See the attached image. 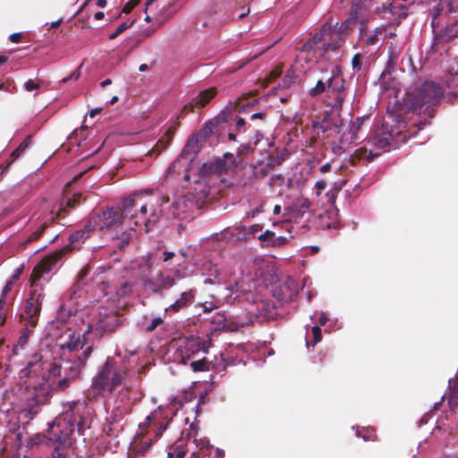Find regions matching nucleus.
Instances as JSON below:
<instances>
[{"mask_svg": "<svg viewBox=\"0 0 458 458\" xmlns=\"http://www.w3.org/2000/svg\"><path fill=\"white\" fill-rule=\"evenodd\" d=\"M444 89L434 81H424L420 86L409 91L403 102L396 101L387 106L389 112L387 121H385L374 135L368 140L366 146L356 149L352 156L353 163L360 160L372 161L389 149L394 134L406 127L404 114L407 112L424 113L429 118L435 115L434 106H437L443 97Z\"/></svg>", "mask_w": 458, "mask_h": 458, "instance_id": "nucleus-1", "label": "nucleus"}, {"mask_svg": "<svg viewBox=\"0 0 458 458\" xmlns=\"http://www.w3.org/2000/svg\"><path fill=\"white\" fill-rule=\"evenodd\" d=\"M140 372L123 359L107 357L92 377L90 390L95 396H110L118 387L127 393L140 384Z\"/></svg>", "mask_w": 458, "mask_h": 458, "instance_id": "nucleus-2", "label": "nucleus"}, {"mask_svg": "<svg viewBox=\"0 0 458 458\" xmlns=\"http://www.w3.org/2000/svg\"><path fill=\"white\" fill-rule=\"evenodd\" d=\"M85 402H76L70 405L69 410L56 417L49 426L48 438L59 445L71 444L70 437L75 430L81 435L87 424Z\"/></svg>", "mask_w": 458, "mask_h": 458, "instance_id": "nucleus-3", "label": "nucleus"}, {"mask_svg": "<svg viewBox=\"0 0 458 458\" xmlns=\"http://www.w3.org/2000/svg\"><path fill=\"white\" fill-rule=\"evenodd\" d=\"M150 202L151 196L142 192H135L124 198L121 209L126 222L133 224L135 227L144 225L145 232H148L149 224L156 222V218L148 216Z\"/></svg>", "mask_w": 458, "mask_h": 458, "instance_id": "nucleus-4", "label": "nucleus"}, {"mask_svg": "<svg viewBox=\"0 0 458 458\" xmlns=\"http://www.w3.org/2000/svg\"><path fill=\"white\" fill-rule=\"evenodd\" d=\"M344 82L342 76L332 71L328 78L318 80L316 85L310 89L309 95L312 98H316L325 92L334 95L335 99L330 105L333 110L339 114L345 98Z\"/></svg>", "mask_w": 458, "mask_h": 458, "instance_id": "nucleus-5", "label": "nucleus"}, {"mask_svg": "<svg viewBox=\"0 0 458 458\" xmlns=\"http://www.w3.org/2000/svg\"><path fill=\"white\" fill-rule=\"evenodd\" d=\"M164 420L165 418L163 417L162 412L159 411H155L146 418L144 422L139 425L140 432L137 434L136 439L134 441L135 449H137L138 452H146L151 445V438L143 442L144 436L150 428L154 430L156 438H158L163 434V432L166 429L171 419L168 420L165 423L164 422Z\"/></svg>", "mask_w": 458, "mask_h": 458, "instance_id": "nucleus-6", "label": "nucleus"}, {"mask_svg": "<svg viewBox=\"0 0 458 458\" xmlns=\"http://www.w3.org/2000/svg\"><path fill=\"white\" fill-rule=\"evenodd\" d=\"M209 448V442L206 439H191V433L184 435L182 432V439L178 440L174 452L168 453L169 456L174 455L176 458H185L190 454V458H206V451Z\"/></svg>", "mask_w": 458, "mask_h": 458, "instance_id": "nucleus-7", "label": "nucleus"}, {"mask_svg": "<svg viewBox=\"0 0 458 458\" xmlns=\"http://www.w3.org/2000/svg\"><path fill=\"white\" fill-rule=\"evenodd\" d=\"M357 21H360V19H355L352 22L347 23L346 19L341 24L335 22L334 26L330 22H326L318 33L323 36L327 50L335 51L339 49L345 41V31L356 25Z\"/></svg>", "mask_w": 458, "mask_h": 458, "instance_id": "nucleus-8", "label": "nucleus"}, {"mask_svg": "<svg viewBox=\"0 0 458 458\" xmlns=\"http://www.w3.org/2000/svg\"><path fill=\"white\" fill-rule=\"evenodd\" d=\"M93 228L109 233L117 232L126 223L122 209L107 208L95 214L89 218Z\"/></svg>", "mask_w": 458, "mask_h": 458, "instance_id": "nucleus-9", "label": "nucleus"}, {"mask_svg": "<svg viewBox=\"0 0 458 458\" xmlns=\"http://www.w3.org/2000/svg\"><path fill=\"white\" fill-rule=\"evenodd\" d=\"M45 299V293L43 292V288H35L32 287L30 297L27 299L24 309L22 312L20 314V323L21 325L29 326L32 327H36L40 312L42 310V303Z\"/></svg>", "mask_w": 458, "mask_h": 458, "instance_id": "nucleus-10", "label": "nucleus"}, {"mask_svg": "<svg viewBox=\"0 0 458 458\" xmlns=\"http://www.w3.org/2000/svg\"><path fill=\"white\" fill-rule=\"evenodd\" d=\"M50 379L52 377H58L59 379L54 382L53 389L59 392H64L70 385L76 380L81 373L79 367L71 364V360H63L49 369Z\"/></svg>", "mask_w": 458, "mask_h": 458, "instance_id": "nucleus-11", "label": "nucleus"}, {"mask_svg": "<svg viewBox=\"0 0 458 458\" xmlns=\"http://www.w3.org/2000/svg\"><path fill=\"white\" fill-rule=\"evenodd\" d=\"M211 338L190 335L181 341L177 347L176 355L179 358H188L191 354H208L211 347Z\"/></svg>", "mask_w": 458, "mask_h": 458, "instance_id": "nucleus-12", "label": "nucleus"}, {"mask_svg": "<svg viewBox=\"0 0 458 458\" xmlns=\"http://www.w3.org/2000/svg\"><path fill=\"white\" fill-rule=\"evenodd\" d=\"M56 364V362L44 360L43 355L36 352L30 357L22 372L28 377H38L48 381L50 380L49 369Z\"/></svg>", "mask_w": 458, "mask_h": 458, "instance_id": "nucleus-13", "label": "nucleus"}, {"mask_svg": "<svg viewBox=\"0 0 458 458\" xmlns=\"http://www.w3.org/2000/svg\"><path fill=\"white\" fill-rule=\"evenodd\" d=\"M48 394L43 389H34L28 395L24 407L20 411L19 418L28 420H32L40 412L41 407L47 403Z\"/></svg>", "mask_w": 458, "mask_h": 458, "instance_id": "nucleus-14", "label": "nucleus"}, {"mask_svg": "<svg viewBox=\"0 0 458 458\" xmlns=\"http://www.w3.org/2000/svg\"><path fill=\"white\" fill-rule=\"evenodd\" d=\"M122 324V318L114 311H100L93 326L96 335L101 336L105 333H113Z\"/></svg>", "mask_w": 458, "mask_h": 458, "instance_id": "nucleus-15", "label": "nucleus"}, {"mask_svg": "<svg viewBox=\"0 0 458 458\" xmlns=\"http://www.w3.org/2000/svg\"><path fill=\"white\" fill-rule=\"evenodd\" d=\"M458 4H455L454 0H439L436 6L431 26L435 30L436 28L439 27L445 19H451L454 15H458Z\"/></svg>", "mask_w": 458, "mask_h": 458, "instance_id": "nucleus-16", "label": "nucleus"}, {"mask_svg": "<svg viewBox=\"0 0 458 458\" xmlns=\"http://www.w3.org/2000/svg\"><path fill=\"white\" fill-rule=\"evenodd\" d=\"M300 51L307 54V58L310 61L318 62L327 52L323 36L318 32L315 33L311 38L302 45Z\"/></svg>", "mask_w": 458, "mask_h": 458, "instance_id": "nucleus-17", "label": "nucleus"}, {"mask_svg": "<svg viewBox=\"0 0 458 458\" xmlns=\"http://www.w3.org/2000/svg\"><path fill=\"white\" fill-rule=\"evenodd\" d=\"M63 253L61 251L54 252L43 259L33 268L30 275L31 287L39 288L42 287L38 284L44 274L48 273L54 265L62 258Z\"/></svg>", "mask_w": 458, "mask_h": 458, "instance_id": "nucleus-18", "label": "nucleus"}, {"mask_svg": "<svg viewBox=\"0 0 458 458\" xmlns=\"http://www.w3.org/2000/svg\"><path fill=\"white\" fill-rule=\"evenodd\" d=\"M217 91L216 88H209L199 92L191 101L186 104L181 110L178 118H183L189 112H194L195 109L204 107L209 101L215 98Z\"/></svg>", "mask_w": 458, "mask_h": 458, "instance_id": "nucleus-19", "label": "nucleus"}, {"mask_svg": "<svg viewBox=\"0 0 458 458\" xmlns=\"http://www.w3.org/2000/svg\"><path fill=\"white\" fill-rule=\"evenodd\" d=\"M373 0H352L347 23L355 19H360V21L364 25L366 21H369V8Z\"/></svg>", "mask_w": 458, "mask_h": 458, "instance_id": "nucleus-20", "label": "nucleus"}, {"mask_svg": "<svg viewBox=\"0 0 458 458\" xmlns=\"http://www.w3.org/2000/svg\"><path fill=\"white\" fill-rule=\"evenodd\" d=\"M207 354H191L188 358H179L178 363L189 366L193 372L209 371L211 361L206 357Z\"/></svg>", "mask_w": 458, "mask_h": 458, "instance_id": "nucleus-21", "label": "nucleus"}, {"mask_svg": "<svg viewBox=\"0 0 458 458\" xmlns=\"http://www.w3.org/2000/svg\"><path fill=\"white\" fill-rule=\"evenodd\" d=\"M276 305L268 301L260 300L256 302L249 310L250 313L255 316L258 319L270 320L276 315Z\"/></svg>", "mask_w": 458, "mask_h": 458, "instance_id": "nucleus-22", "label": "nucleus"}, {"mask_svg": "<svg viewBox=\"0 0 458 458\" xmlns=\"http://www.w3.org/2000/svg\"><path fill=\"white\" fill-rule=\"evenodd\" d=\"M237 165L236 160L227 161L225 159L217 158L212 162L204 164L202 166V173L207 174H223L228 173L231 169L235 168Z\"/></svg>", "mask_w": 458, "mask_h": 458, "instance_id": "nucleus-23", "label": "nucleus"}, {"mask_svg": "<svg viewBox=\"0 0 458 458\" xmlns=\"http://www.w3.org/2000/svg\"><path fill=\"white\" fill-rule=\"evenodd\" d=\"M93 332V326L92 324H88L87 329L85 332L81 334H75L72 333L69 335V339L61 344V347L63 349H66L69 352H75L79 351L83 348L84 344H86V335Z\"/></svg>", "mask_w": 458, "mask_h": 458, "instance_id": "nucleus-24", "label": "nucleus"}, {"mask_svg": "<svg viewBox=\"0 0 458 458\" xmlns=\"http://www.w3.org/2000/svg\"><path fill=\"white\" fill-rule=\"evenodd\" d=\"M55 219H57V217H55L53 213L45 215L44 216H39L36 221L35 230L28 236L23 244L28 245L38 240L43 234L47 227H48L50 223H53Z\"/></svg>", "mask_w": 458, "mask_h": 458, "instance_id": "nucleus-25", "label": "nucleus"}, {"mask_svg": "<svg viewBox=\"0 0 458 458\" xmlns=\"http://www.w3.org/2000/svg\"><path fill=\"white\" fill-rule=\"evenodd\" d=\"M202 144L203 142L195 134H192L188 139L179 158H185L191 162L193 161L200 151Z\"/></svg>", "mask_w": 458, "mask_h": 458, "instance_id": "nucleus-26", "label": "nucleus"}, {"mask_svg": "<svg viewBox=\"0 0 458 458\" xmlns=\"http://www.w3.org/2000/svg\"><path fill=\"white\" fill-rule=\"evenodd\" d=\"M445 27L438 32V40L451 41L458 37V15H454L453 18L446 20Z\"/></svg>", "mask_w": 458, "mask_h": 458, "instance_id": "nucleus-27", "label": "nucleus"}, {"mask_svg": "<svg viewBox=\"0 0 458 458\" xmlns=\"http://www.w3.org/2000/svg\"><path fill=\"white\" fill-rule=\"evenodd\" d=\"M296 293L297 292L291 287L288 281L279 284L278 286H276L273 289V296L276 300L284 302L292 301Z\"/></svg>", "mask_w": 458, "mask_h": 458, "instance_id": "nucleus-28", "label": "nucleus"}, {"mask_svg": "<svg viewBox=\"0 0 458 458\" xmlns=\"http://www.w3.org/2000/svg\"><path fill=\"white\" fill-rule=\"evenodd\" d=\"M93 231H95V229L89 220L84 225L82 229L76 231L69 236L70 244L73 249H80V246L77 244L83 242L86 239H88L90 235V233Z\"/></svg>", "mask_w": 458, "mask_h": 458, "instance_id": "nucleus-29", "label": "nucleus"}, {"mask_svg": "<svg viewBox=\"0 0 458 458\" xmlns=\"http://www.w3.org/2000/svg\"><path fill=\"white\" fill-rule=\"evenodd\" d=\"M367 117L359 116L354 121H352L349 126V139H343L342 142H348L349 144H357L358 141L361 139L359 135L361 128L363 126L364 121Z\"/></svg>", "mask_w": 458, "mask_h": 458, "instance_id": "nucleus-30", "label": "nucleus"}, {"mask_svg": "<svg viewBox=\"0 0 458 458\" xmlns=\"http://www.w3.org/2000/svg\"><path fill=\"white\" fill-rule=\"evenodd\" d=\"M21 335L19 336L17 343L13 345V353L18 354L20 350L24 349L25 345L29 342V338L33 335L35 327L21 325Z\"/></svg>", "mask_w": 458, "mask_h": 458, "instance_id": "nucleus-31", "label": "nucleus"}, {"mask_svg": "<svg viewBox=\"0 0 458 458\" xmlns=\"http://www.w3.org/2000/svg\"><path fill=\"white\" fill-rule=\"evenodd\" d=\"M164 323V319L161 317H155L149 319L148 315H144L138 322L139 327L147 333H151L155 331L157 327L161 326Z\"/></svg>", "mask_w": 458, "mask_h": 458, "instance_id": "nucleus-32", "label": "nucleus"}, {"mask_svg": "<svg viewBox=\"0 0 458 458\" xmlns=\"http://www.w3.org/2000/svg\"><path fill=\"white\" fill-rule=\"evenodd\" d=\"M131 408L130 403L115 406L108 419L109 423L111 425L120 424L123 420L124 416L131 412Z\"/></svg>", "mask_w": 458, "mask_h": 458, "instance_id": "nucleus-33", "label": "nucleus"}, {"mask_svg": "<svg viewBox=\"0 0 458 458\" xmlns=\"http://www.w3.org/2000/svg\"><path fill=\"white\" fill-rule=\"evenodd\" d=\"M194 300V293L192 291L183 292L180 298L175 301L169 308L166 309V311L171 310L174 312H178L181 310L188 307Z\"/></svg>", "mask_w": 458, "mask_h": 458, "instance_id": "nucleus-34", "label": "nucleus"}, {"mask_svg": "<svg viewBox=\"0 0 458 458\" xmlns=\"http://www.w3.org/2000/svg\"><path fill=\"white\" fill-rule=\"evenodd\" d=\"M273 169V165L265 157L252 166V174L255 179H262Z\"/></svg>", "mask_w": 458, "mask_h": 458, "instance_id": "nucleus-35", "label": "nucleus"}, {"mask_svg": "<svg viewBox=\"0 0 458 458\" xmlns=\"http://www.w3.org/2000/svg\"><path fill=\"white\" fill-rule=\"evenodd\" d=\"M369 21L364 23V25L360 21H357L360 24V38L364 41L367 46L376 45L379 38L378 35L381 34L379 30H376L372 34L368 35L367 33V24Z\"/></svg>", "mask_w": 458, "mask_h": 458, "instance_id": "nucleus-36", "label": "nucleus"}, {"mask_svg": "<svg viewBox=\"0 0 458 458\" xmlns=\"http://www.w3.org/2000/svg\"><path fill=\"white\" fill-rule=\"evenodd\" d=\"M124 225L129 228V231L123 230L120 235L114 236V238H116L119 241L118 247L120 249H123L131 242L133 237V233L135 232L133 224L126 222Z\"/></svg>", "mask_w": 458, "mask_h": 458, "instance_id": "nucleus-37", "label": "nucleus"}, {"mask_svg": "<svg viewBox=\"0 0 458 458\" xmlns=\"http://www.w3.org/2000/svg\"><path fill=\"white\" fill-rule=\"evenodd\" d=\"M178 125L175 124V125H172L170 126L165 133V136L163 138H161L156 144V147L157 149V153H159L162 149L165 148L167 147V145L170 144V142L172 141L173 138H174V134L176 131V126Z\"/></svg>", "mask_w": 458, "mask_h": 458, "instance_id": "nucleus-38", "label": "nucleus"}, {"mask_svg": "<svg viewBox=\"0 0 458 458\" xmlns=\"http://www.w3.org/2000/svg\"><path fill=\"white\" fill-rule=\"evenodd\" d=\"M81 193H75L72 198H70L66 200V205L65 207H62L59 208V210L57 211V213L55 214V217L57 218H63L64 217L66 212H67V208H73L76 205H79L80 202H81Z\"/></svg>", "mask_w": 458, "mask_h": 458, "instance_id": "nucleus-39", "label": "nucleus"}, {"mask_svg": "<svg viewBox=\"0 0 458 458\" xmlns=\"http://www.w3.org/2000/svg\"><path fill=\"white\" fill-rule=\"evenodd\" d=\"M30 136H27L25 138V140L11 153L10 155V157H11V161L6 165V166L4 168V170L2 171V173L6 170L12 164V162H13L14 160H16L21 155V153L24 152V150L29 147L30 145Z\"/></svg>", "mask_w": 458, "mask_h": 458, "instance_id": "nucleus-40", "label": "nucleus"}, {"mask_svg": "<svg viewBox=\"0 0 458 458\" xmlns=\"http://www.w3.org/2000/svg\"><path fill=\"white\" fill-rule=\"evenodd\" d=\"M398 58H399V52L396 51L394 48L390 47L388 50V58L386 61V69H385L383 74H385L386 72L391 73L394 70L395 65L397 64V62H398Z\"/></svg>", "mask_w": 458, "mask_h": 458, "instance_id": "nucleus-41", "label": "nucleus"}, {"mask_svg": "<svg viewBox=\"0 0 458 458\" xmlns=\"http://www.w3.org/2000/svg\"><path fill=\"white\" fill-rule=\"evenodd\" d=\"M215 123L212 122L206 123L202 128L194 133L203 143L213 134Z\"/></svg>", "mask_w": 458, "mask_h": 458, "instance_id": "nucleus-42", "label": "nucleus"}, {"mask_svg": "<svg viewBox=\"0 0 458 458\" xmlns=\"http://www.w3.org/2000/svg\"><path fill=\"white\" fill-rule=\"evenodd\" d=\"M449 40H438V32L435 34L433 43L430 47V52L438 53L439 55H443V53L447 52L448 48L446 44Z\"/></svg>", "mask_w": 458, "mask_h": 458, "instance_id": "nucleus-43", "label": "nucleus"}, {"mask_svg": "<svg viewBox=\"0 0 458 458\" xmlns=\"http://www.w3.org/2000/svg\"><path fill=\"white\" fill-rule=\"evenodd\" d=\"M93 352L92 345L88 346L83 352L77 358L76 360H71V364L77 365L79 367V372H81V369L86 365L88 359Z\"/></svg>", "mask_w": 458, "mask_h": 458, "instance_id": "nucleus-44", "label": "nucleus"}, {"mask_svg": "<svg viewBox=\"0 0 458 458\" xmlns=\"http://www.w3.org/2000/svg\"><path fill=\"white\" fill-rule=\"evenodd\" d=\"M262 225L259 224L251 225L250 226H239L237 230L246 236H254L256 233L262 230Z\"/></svg>", "mask_w": 458, "mask_h": 458, "instance_id": "nucleus-45", "label": "nucleus"}, {"mask_svg": "<svg viewBox=\"0 0 458 458\" xmlns=\"http://www.w3.org/2000/svg\"><path fill=\"white\" fill-rule=\"evenodd\" d=\"M143 284L147 289H148L149 291H151L155 293L162 294V293H163L158 277L156 280L144 279Z\"/></svg>", "mask_w": 458, "mask_h": 458, "instance_id": "nucleus-46", "label": "nucleus"}, {"mask_svg": "<svg viewBox=\"0 0 458 458\" xmlns=\"http://www.w3.org/2000/svg\"><path fill=\"white\" fill-rule=\"evenodd\" d=\"M286 155L284 152H276L268 155L266 158L273 165V168L282 165L285 160Z\"/></svg>", "mask_w": 458, "mask_h": 458, "instance_id": "nucleus-47", "label": "nucleus"}, {"mask_svg": "<svg viewBox=\"0 0 458 458\" xmlns=\"http://www.w3.org/2000/svg\"><path fill=\"white\" fill-rule=\"evenodd\" d=\"M356 434L366 441H375L377 439L376 430L373 428L358 429Z\"/></svg>", "mask_w": 458, "mask_h": 458, "instance_id": "nucleus-48", "label": "nucleus"}, {"mask_svg": "<svg viewBox=\"0 0 458 458\" xmlns=\"http://www.w3.org/2000/svg\"><path fill=\"white\" fill-rule=\"evenodd\" d=\"M133 288V284L129 281H125L121 284L120 287L117 289L116 293L119 297H126L131 292Z\"/></svg>", "mask_w": 458, "mask_h": 458, "instance_id": "nucleus-49", "label": "nucleus"}, {"mask_svg": "<svg viewBox=\"0 0 458 458\" xmlns=\"http://www.w3.org/2000/svg\"><path fill=\"white\" fill-rule=\"evenodd\" d=\"M445 84L452 90L458 89V72L445 75Z\"/></svg>", "mask_w": 458, "mask_h": 458, "instance_id": "nucleus-50", "label": "nucleus"}, {"mask_svg": "<svg viewBox=\"0 0 458 458\" xmlns=\"http://www.w3.org/2000/svg\"><path fill=\"white\" fill-rule=\"evenodd\" d=\"M311 332H312V335H313V340L310 341V340L306 339V344H307L308 347L310 345H312V346L316 345L322 339L321 328H320L319 326H314L311 328Z\"/></svg>", "mask_w": 458, "mask_h": 458, "instance_id": "nucleus-51", "label": "nucleus"}, {"mask_svg": "<svg viewBox=\"0 0 458 458\" xmlns=\"http://www.w3.org/2000/svg\"><path fill=\"white\" fill-rule=\"evenodd\" d=\"M157 277L163 291L172 287L175 284V279L173 276H165L162 273H160Z\"/></svg>", "mask_w": 458, "mask_h": 458, "instance_id": "nucleus-52", "label": "nucleus"}, {"mask_svg": "<svg viewBox=\"0 0 458 458\" xmlns=\"http://www.w3.org/2000/svg\"><path fill=\"white\" fill-rule=\"evenodd\" d=\"M134 20L131 21V22H127V21H124V22H122L118 27L117 29L115 30L114 32L111 33L109 35V39L113 40V39H115L119 35H121L124 30H126L127 29L131 28L133 23H134Z\"/></svg>", "mask_w": 458, "mask_h": 458, "instance_id": "nucleus-53", "label": "nucleus"}, {"mask_svg": "<svg viewBox=\"0 0 458 458\" xmlns=\"http://www.w3.org/2000/svg\"><path fill=\"white\" fill-rule=\"evenodd\" d=\"M275 233L270 230H266L264 233H260L258 236V239L261 242L263 245L272 244L274 242Z\"/></svg>", "mask_w": 458, "mask_h": 458, "instance_id": "nucleus-54", "label": "nucleus"}, {"mask_svg": "<svg viewBox=\"0 0 458 458\" xmlns=\"http://www.w3.org/2000/svg\"><path fill=\"white\" fill-rule=\"evenodd\" d=\"M72 316V312L71 310H67L64 306L60 308L57 312L56 319L57 321H61L62 323H65L68 319Z\"/></svg>", "mask_w": 458, "mask_h": 458, "instance_id": "nucleus-55", "label": "nucleus"}, {"mask_svg": "<svg viewBox=\"0 0 458 458\" xmlns=\"http://www.w3.org/2000/svg\"><path fill=\"white\" fill-rule=\"evenodd\" d=\"M207 455L208 458H223L225 456V452L224 450L216 448L209 445L208 450L206 451V456Z\"/></svg>", "mask_w": 458, "mask_h": 458, "instance_id": "nucleus-56", "label": "nucleus"}, {"mask_svg": "<svg viewBox=\"0 0 458 458\" xmlns=\"http://www.w3.org/2000/svg\"><path fill=\"white\" fill-rule=\"evenodd\" d=\"M140 2V0H129L123 7L122 13H130Z\"/></svg>", "mask_w": 458, "mask_h": 458, "instance_id": "nucleus-57", "label": "nucleus"}, {"mask_svg": "<svg viewBox=\"0 0 458 458\" xmlns=\"http://www.w3.org/2000/svg\"><path fill=\"white\" fill-rule=\"evenodd\" d=\"M174 208L175 209H179V212L175 213L174 212L173 215L174 216H180V212H184L183 208L185 207V200L183 199H179V200H176L174 202L173 204Z\"/></svg>", "mask_w": 458, "mask_h": 458, "instance_id": "nucleus-58", "label": "nucleus"}, {"mask_svg": "<svg viewBox=\"0 0 458 458\" xmlns=\"http://www.w3.org/2000/svg\"><path fill=\"white\" fill-rule=\"evenodd\" d=\"M24 88L27 91L30 92L34 89H38L40 88V84L38 82H35L32 80H28L24 83Z\"/></svg>", "mask_w": 458, "mask_h": 458, "instance_id": "nucleus-59", "label": "nucleus"}, {"mask_svg": "<svg viewBox=\"0 0 458 458\" xmlns=\"http://www.w3.org/2000/svg\"><path fill=\"white\" fill-rule=\"evenodd\" d=\"M352 64L354 69L357 71L361 70V55L360 54L354 55L352 60Z\"/></svg>", "mask_w": 458, "mask_h": 458, "instance_id": "nucleus-60", "label": "nucleus"}, {"mask_svg": "<svg viewBox=\"0 0 458 458\" xmlns=\"http://www.w3.org/2000/svg\"><path fill=\"white\" fill-rule=\"evenodd\" d=\"M13 280H10L8 281L4 287L3 288L2 290V296L0 298H4V300L5 301V298H6V295L12 291L13 289Z\"/></svg>", "mask_w": 458, "mask_h": 458, "instance_id": "nucleus-61", "label": "nucleus"}, {"mask_svg": "<svg viewBox=\"0 0 458 458\" xmlns=\"http://www.w3.org/2000/svg\"><path fill=\"white\" fill-rule=\"evenodd\" d=\"M327 186V183L325 180H320L316 182V189L318 190L317 194L319 195L322 191H324Z\"/></svg>", "mask_w": 458, "mask_h": 458, "instance_id": "nucleus-62", "label": "nucleus"}, {"mask_svg": "<svg viewBox=\"0 0 458 458\" xmlns=\"http://www.w3.org/2000/svg\"><path fill=\"white\" fill-rule=\"evenodd\" d=\"M286 241L287 239L284 236H279V237H276L274 238V242H272V244L273 246H280V245H284L286 243Z\"/></svg>", "mask_w": 458, "mask_h": 458, "instance_id": "nucleus-63", "label": "nucleus"}, {"mask_svg": "<svg viewBox=\"0 0 458 458\" xmlns=\"http://www.w3.org/2000/svg\"><path fill=\"white\" fill-rule=\"evenodd\" d=\"M245 120L243 118H241V117H237L236 118V121H235V127L236 129L241 131L244 129L245 127Z\"/></svg>", "mask_w": 458, "mask_h": 458, "instance_id": "nucleus-64", "label": "nucleus"}]
</instances>
